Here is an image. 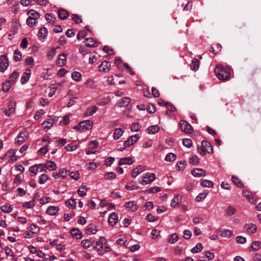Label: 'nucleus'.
Here are the masks:
<instances>
[{
  "mask_svg": "<svg viewBox=\"0 0 261 261\" xmlns=\"http://www.w3.org/2000/svg\"><path fill=\"white\" fill-rule=\"evenodd\" d=\"M215 72L217 77L222 81L227 80L230 75L229 69L221 66H216Z\"/></svg>",
  "mask_w": 261,
  "mask_h": 261,
  "instance_id": "obj_1",
  "label": "nucleus"
},
{
  "mask_svg": "<svg viewBox=\"0 0 261 261\" xmlns=\"http://www.w3.org/2000/svg\"><path fill=\"white\" fill-rule=\"evenodd\" d=\"M143 179L140 181L142 185H147L153 181L155 178V175L153 173H146L143 177Z\"/></svg>",
  "mask_w": 261,
  "mask_h": 261,
  "instance_id": "obj_2",
  "label": "nucleus"
},
{
  "mask_svg": "<svg viewBox=\"0 0 261 261\" xmlns=\"http://www.w3.org/2000/svg\"><path fill=\"white\" fill-rule=\"evenodd\" d=\"M9 66L8 58L5 55L0 57V71L4 72Z\"/></svg>",
  "mask_w": 261,
  "mask_h": 261,
  "instance_id": "obj_3",
  "label": "nucleus"
},
{
  "mask_svg": "<svg viewBox=\"0 0 261 261\" xmlns=\"http://www.w3.org/2000/svg\"><path fill=\"white\" fill-rule=\"evenodd\" d=\"M179 125L182 131L189 134L192 133V127L187 121L181 120L179 122Z\"/></svg>",
  "mask_w": 261,
  "mask_h": 261,
  "instance_id": "obj_4",
  "label": "nucleus"
},
{
  "mask_svg": "<svg viewBox=\"0 0 261 261\" xmlns=\"http://www.w3.org/2000/svg\"><path fill=\"white\" fill-rule=\"evenodd\" d=\"M93 126V122L90 120H85L80 122L81 132H84L87 130L91 129Z\"/></svg>",
  "mask_w": 261,
  "mask_h": 261,
  "instance_id": "obj_5",
  "label": "nucleus"
},
{
  "mask_svg": "<svg viewBox=\"0 0 261 261\" xmlns=\"http://www.w3.org/2000/svg\"><path fill=\"white\" fill-rule=\"evenodd\" d=\"M28 135V133L26 130L21 131L17 135L15 143L21 145L26 140Z\"/></svg>",
  "mask_w": 261,
  "mask_h": 261,
  "instance_id": "obj_6",
  "label": "nucleus"
},
{
  "mask_svg": "<svg viewBox=\"0 0 261 261\" xmlns=\"http://www.w3.org/2000/svg\"><path fill=\"white\" fill-rule=\"evenodd\" d=\"M110 67L111 63L106 60L102 61L98 66L99 71L104 72L109 71L110 69Z\"/></svg>",
  "mask_w": 261,
  "mask_h": 261,
  "instance_id": "obj_7",
  "label": "nucleus"
},
{
  "mask_svg": "<svg viewBox=\"0 0 261 261\" xmlns=\"http://www.w3.org/2000/svg\"><path fill=\"white\" fill-rule=\"evenodd\" d=\"M16 102L15 101H10L8 105V109H5L4 113L5 114L9 117L11 114L13 113L15 110Z\"/></svg>",
  "mask_w": 261,
  "mask_h": 261,
  "instance_id": "obj_8",
  "label": "nucleus"
},
{
  "mask_svg": "<svg viewBox=\"0 0 261 261\" xmlns=\"http://www.w3.org/2000/svg\"><path fill=\"white\" fill-rule=\"evenodd\" d=\"M191 174L195 177H201L206 175V171L201 168H195L191 170Z\"/></svg>",
  "mask_w": 261,
  "mask_h": 261,
  "instance_id": "obj_9",
  "label": "nucleus"
},
{
  "mask_svg": "<svg viewBox=\"0 0 261 261\" xmlns=\"http://www.w3.org/2000/svg\"><path fill=\"white\" fill-rule=\"evenodd\" d=\"M118 215L116 213H111L108 219L109 224L112 226H115L118 222Z\"/></svg>",
  "mask_w": 261,
  "mask_h": 261,
  "instance_id": "obj_10",
  "label": "nucleus"
},
{
  "mask_svg": "<svg viewBox=\"0 0 261 261\" xmlns=\"http://www.w3.org/2000/svg\"><path fill=\"white\" fill-rule=\"evenodd\" d=\"M217 231L219 233H221L220 236L222 237L230 238L233 234L232 231L227 229H225L224 230H221L220 229H219L217 230Z\"/></svg>",
  "mask_w": 261,
  "mask_h": 261,
  "instance_id": "obj_11",
  "label": "nucleus"
},
{
  "mask_svg": "<svg viewBox=\"0 0 261 261\" xmlns=\"http://www.w3.org/2000/svg\"><path fill=\"white\" fill-rule=\"evenodd\" d=\"M201 145L203 148L206 149V152L208 153H212L213 152V148L211 144L207 141L203 140L201 142Z\"/></svg>",
  "mask_w": 261,
  "mask_h": 261,
  "instance_id": "obj_12",
  "label": "nucleus"
},
{
  "mask_svg": "<svg viewBox=\"0 0 261 261\" xmlns=\"http://www.w3.org/2000/svg\"><path fill=\"white\" fill-rule=\"evenodd\" d=\"M69 171L65 169H62L59 171L58 173H53V176L55 179L58 178L60 176H62V178H65L67 176V172Z\"/></svg>",
  "mask_w": 261,
  "mask_h": 261,
  "instance_id": "obj_13",
  "label": "nucleus"
},
{
  "mask_svg": "<svg viewBox=\"0 0 261 261\" xmlns=\"http://www.w3.org/2000/svg\"><path fill=\"white\" fill-rule=\"evenodd\" d=\"M70 233L73 238H75L77 239H81L83 237L82 232L76 228H73L71 230Z\"/></svg>",
  "mask_w": 261,
  "mask_h": 261,
  "instance_id": "obj_14",
  "label": "nucleus"
},
{
  "mask_svg": "<svg viewBox=\"0 0 261 261\" xmlns=\"http://www.w3.org/2000/svg\"><path fill=\"white\" fill-rule=\"evenodd\" d=\"M59 211V208L58 206H49L47 209L46 213L50 216H54L58 214Z\"/></svg>",
  "mask_w": 261,
  "mask_h": 261,
  "instance_id": "obj_15",
  "label": "nucleus"
},
{
  "mask_svg": "<svg viewBox=\"0 0 261 261\" xmlns=\"http://www.w3.org/2000/svg\"><path fill=\"white\" fill-rule=\"evenodd\" d=\"M66 61V56L65 54H62L59 55L57 60V64L59 67H62L64 65Z\"/></svg>",
  "mask_w": 261,
  "mask_h": 261,
  "instance_id": "obj_16",
  "label": "nucleus"
},
{
  "mask_svg": "<svg viewBox=\"0 0 261 261\" xmlns=\"http://www.w3.org/2000/svg\"><path fill=\"white\" fill-rule=\"evenodd\" d=\"M84 42L88 47H96L97 46V42L91 38H87L85 39Z\"/></svg>",
  "mask_w": 261,
  "mask_h": 261,
  "instance_id": "obj_17",
  "label": "nucleus"
},
{
  "mask_svg": "<svg viewBox=\"0 0 261 261\" xmlns=\"http://www.w3.org/2000/svg\"><path fill=\"white\" fill-rule=\"evenodd\" d=\"M231 180L238 187L240 188L244 187V184L242 181L236 175L231 176Z\"/></svg>",
  "mask_w": 261,
  "mask_h": 261,
  "instance_id": "obj_18",
  "label": "nucleus"
},
{
  "mask_svg": "<svg viewBox=\"0 0 261 261\" xmlns=\"http://www.w3.org/2000/svg\"><path fill=\"white\" fill-rule=\"evenodd\" d=\"M58 16L60 19L64 20L68 17L69 13L66 10L60 9L58 10Z\"/></svg>",
  "mask_w": 261,
  "mask_h": 261,
  "instance_id": "obj_19",
  "label": "nucleus"
},
{
  "mask_svg": "<svg viewBox=\"0 0 261 261\" xmlns=\"http://www.w3.org/2000/svg\"><path fill=\"white\" fill-rule=\"evenodd\" d=\"M125 206L126 208L131 212H134L138 209L137 205L132 201H129L125 203Z\"/></svg>",
  "mask_w": 261,
  "mask_h": 261,
  "instance_id": "obj_20",
  "label": "nucleus"
},
{
  "mask_svg": "<svg viewBox=\"0 0 261 261\" xmlns=\"http://www.w3.org/2000/svg\"><path fill=\"white\" fill-rule=\"evenodd\" d=\"M131 99L129 97H123L121 100L118 102L117 105L119 107H125L128 106Z\"/></svg>",
  "mask_w": 261,
  "mask_h": 261,
  "instance_id": "obj_21",
  "label": "nucleus"
},
{
  "mask_svg": "<svg viewBox=\"0 0 261 261\" xmlns=\"http://www.w3.org/2000/svg\"><path fill=\"white\" fill-rule=\"evenodd\" d=\"M42 167H44L50 170H54L56 169L57 166L54 162L50 161L47 162L45 164H43Z\"/></svg>",
  "mask_w": 261,
  "mask_h": 261,
  "instance_id": "obj_22",
  "label": "nucleus"
},
{
  "mask_svg": "<svg viewBox=\"0 0 261 261\" xmlns=\"http://www.w3.org/2000/svg\"><path fill=\"white\" fill-rule=\"evenodd\" d=\"M107 241V239L105 237H100L98 241H94V244L92 245L93 248H98V246H103L104 244H106Z\"/></svg>",
  "mask_w": 261,
  "mask_h": 261,
  "instance_id": "obj_23",
  "label": "nucleus"
},
{
  "mask_svg": "<svg viewBox=\"0 0 261 261\" xmlns=\"http://www.w3.org/2000/svg\"><path fill=\"white\" fill-rule=\"evenodd\" d=\"M28 71H29V72H24L21 78V83L22 84H24L27 82H28L30 79V76H31V70L28 69Z\"/></svg>",
  "mask_w": 261,
  "mask_h": 261,
  "instance_id": "obj_24",
  "label": "nucleus"
},
{
  "mask_svg": "<svg viewBox=\"0 0 261 261\" xmlns=\"http://www.w3.org/2000/svg\"><path fill=\"white\" fill-rule=\"evenodd\" d=\"M133 163V161L130 158H123L120 160L118 165L119 166L123 165H131Z\"/></svg>",
  "mask_w": 261,
  "mask_h": 261,
  "instance_id": "obj_25",
  "label": "nucleus"
},
{
  "mask_svg": "<svg viewBox=\"0 0 261 261\" xmlns=\"http://www.w3.org/2000/svg\"><path fill=\"white\" fill-rule=\"evenodd\" d=\"M97 107L94 106L89 107L87 108L85 113V115L86 116H92L97 111Z\"/></svg>",
  "mask_w": 261,
  "mask_h": 261,
  "instance_id": "obj_26",
  "label": "nucleus"
},
{
  "mask_svg": "<svg viewBox=\"0 0 261 261\" xmlns=\"http://www.w3.org/2000/svg\"><path fill=\"white\" fill-rule=\"evenodd\" d=\"M191 69L193 71H197L199 67V61L196 58H194L192 60L191 64L190 65Z\"/></svg>",
  "mask_w": 261,
  "mask_h": 261,
  "instance_id": "obj_27",
  "label": "nucleus"
},
{
  "mask_svg": "<svg viewBox=\"0 0 261 261\" xmlns=\"http://www.w3.org/2000/svg\"><path fill=\"white\" fill-rule=\"evenodd\" d=\"M123 133L124 131L122 130V129L120 128L115 129L113 134L114 139L115 140L119 139L123 135Z\"/></svg>",
  "mask_w": 261,
  "mask_h": 261,
  "instance_id": "obj_28",
  "label": "nucleus"
},
{
  "mask_svg": "<svg viewBox=\"0 0 261 261\" xmlns=\"http://www.w3.org/2000/svg\"><path fill=\"white\" fill-rule=\"evenodd\" d=\"M93 244H94V241L91 242L88 239L83 240L81 242L82 245L83 246V247H84L86 249L89 248L91 246H92V245H93Z\"/></svg>",
  "mask_w": 261,
  "mask_h": 261,
  "instance_id": "obj_29",
  "label": "nucleus"
},
{
  "mask_svg": "<svg viewBox=\"0 0 261 261\" xmlns=\"http://www.w3.org/2000/svg\"><path fill=\"white\" fill-rule=\"evenodd\" d=\"M160 130V127L157 125H151L147 128L148 133L150 134H155Z\"/></svg>",
  "mask_w": 261,
  "mask_h": 261,
  "instance_id": "obj_30",
  "label": "nucleus"
},
{
  "mask_svg": "<svg viewBox=\"0 0 261 261\" xmlns=\"http://www.w3.org/2000/svg\"><path fill=\"white\" fill-rule=\"evenodd\" d=\"M16 150L14 149H10L6 154V155H8L10 156L11 160L12 162H14L17 160V157L15 155V154L16 153Z\"/></svg>",
  "mask_w": 261,
  "mask_h": 261,
  "instance_id": "obj_31",
  "label": "nucleus"
},
{
  "mask_svg": "<svg viewBox=\"0 0 261 261\" xmlns=\"http://www.w3.org/2000/svg\"><path fill=\"white\" fill-rule=\"evenodd\" d=\"M47 35V30L45 28H41L38 32V37L39 38L45 39Z\"/></svg>",
  "mask_w": 261,
  "mask_h": 261,
  "instance_id": "obj_32",
  "label": "nucleus"
},
{
  "mask_svg": "<svg viewBox=\"0 0 261 261\" xmlns=\"http://www.w3.org/2000/svg\"><path fill=\"white\" fill-rule=\"evenodd\" d=\"M1 210L4 213H9L12 211L13 207L10 204H6L1 206Z\"/></svg>",
  "mask_w": 261,
  "mask_h": 261,
  "instance_id": "obj_33",
  "label": "nucleus"
},
{
  "mask_svg": "<svg viewBox=\"0 0 261 261\" xmlns=\"http://www.w3.org/2000/svg\"><path fill=\"white\" fill-rule=\"evenodd\" d=\"M43 165V164H40L38 165H35L30 167L29 170L31 173H33L35 174H36L38 171L40 167H42Z\"/></svg>",
  "mask_w": 261,
  "mask_h": 261,
  "instance_id": "obj_34",
  "label": "nucleus"
},
{
  "mask_svg": "<svg viewBox=\"0 0 261 261\" xmlns=\"http://www.w3.org/2000/svg\"><path fill=\"white\" fill-rule=\"evenodd\" d=\"M200 185L203 187L212 188L214 184L213 181L210 180L204 179L201 181Z\"/></svg>",
  "mask_w": 261,
  "mask_h": 261,
  "instance_id": "obj_35",
  "label": "nucleus"
},
{
  "mask_svg": "<svg viewBox=\"0 0 261 261\" xmlns=\"http://www.w3.org/2000/svg\"><path fill=\"white\" fill-rule=\"evenodd\" d=\"M59 46L53 48L49 50L47 53V57L49 60H51L55 57L57 53V49L59 48Z\"/></svg>",
  "mask_w": 261,
  "mask_h": 261,
  "instance_id": "obj_36",
  "label": "nucleus"
},
{
  "mask_svg": "<svg viewBox=\"0 0 261 261\" xmlns=\"http://www.w3.org/2000/svg\"><path fill=\"white\" fill-rule=\"evenodd\" d=\"M261 247V242L259 241H253L251 244V248L252 251H257Z\"/></svg>",
  "mask_w": 261,
  "mask_h": 261,
  "instance_id": "obj_37",
  "label": "nucleus"
},
{
  "mask_svg": "<svg viewBox=\"0 0 261 261\" xmlns=\"http://www.w3.org/2000/svg\"><path fill=\"white\" fill-rule=\"evenodd\" d=\"M29 248L31 249V248H32V249H35V251H33L32 250H31V252L32 253H37V255L40 257V258H43L45 256V254L42 251H40V250H37L35 248V247H34V246L31 245L29 246Z\"/></svg>",
  "mask_w": 261,
  "mask_h": 261,
  "instance_id": "obj_38",
  "label": "nucleus"
},
{
  "mask_svg": "<svg viewBox=\"0 0 261 261\" xmlns=\"http://www.w3.org/2000/svg\"><path fill=\"white\" fill-rule=\"evenodd\" d=\"M203 248L202 244L198 243L191 251L192 253H195L200 252L203 249Z\"/></svg>",
  "mask_w": 261,
  "mask_h": 261,
  "instance_id": "obj_39",
  "label": "nucleus"
},
{
  "mask_svg": "<svg viewBox=\"0 0 261 261\" xmlns=\"http://www.w3.org/2000/svg\"><path fill=\"white\" fill-rule=\"evenodd\" d=\"M176 158V155L173 153H168L166 154L165 160L167 162L174 161Z\"/></svg>",
  "mask_w": 261,
  "mask_h": 261,
  "instance_id": "obj_40",
  "label": "nucleus"
},
{
  "mask_svg": "<svg viewBox=\"0 0 261 261\" xmlns=\"http://www.w3.org/2000/svg\"><path fill=\"white\" fill-rule=\"evenodd\" d=\"M65 204L69 208H74L76 206V202L75 199H70L68 200H67L65 202Z\"/></svg>",
  "mask_w": 261,
  "mask_h": 261,
  "instance_id": "obj_41",
  "label": "nucleus"
},
{
  "mask_svg": "<svg viewBox=\"0 0 261 261\" xmlns=\"http://www.w3.org/2000/svg\"><path fill=\"white\" fill-rule=\"evenodd\" d=\"M11 88L10 81H6L3 84L2 90L4 92H8Z\"/></svg>",
  "mask_w": 261,
  "mask_h": 261,
  "instance_id": "obj_42",
  "label": "nucleus"
},
{
  "mask_svg": "<svg viewBox=\"0 0 261 261\" xmlns=\"http://www.w3.org/2000/svg\"><path fill=\"white\" fill-rule=\"evenodd\" d=\"M28 14L29 15V16H32L33 18H34L33 19L35 20L40 17L39 13L33 10H31L29 11Z\"/></svg>",
  "mask_w": 261,
  "mask_h": 261,
  "instance_id": "obj_43",
  "label": "nucleus"
},
{
  "mask_svg": "<svg viewBox=\"0 0 261 261\" xmlns=\"http://www.w3.org/2000/svg\"><path fill=\"white\" fill-rule=\"evenodd\" d=\"M187 165V162L185 161H180L176 164V167L178 170L182 171L185 168Z\"/></svg>",
  "mask_w": 261,
  "mask_h": 261,
  "instance_id": "obj_44",
  "label": "nucleus"
},
{
  "mask_svg": "<svg viewBox=\"0 0 261 261\" xmlns=\"http://www.w3.org/2000/svg\"><path fill=\"white\" fill-rule=\"evenodd\" d=\"M189 162L191 164L197 165L199 162V159L197 155H193L189 158Z\"/></svg>",
  "mask_w": 261,
  "mask_h": 261,
  "instance_id": "obj_45",
  "label": "nucleus"
},
{
  "mask_svg": "<svg viewBox=\"0 0 261 261\" xmlns=\"http://www.w3.org/2000/svg\"><path fill=\"white\" fill-rule=\"evenodd\" d=\"M245 227L247 228V230H251V232L252 233H254L256 231V226L253 223H249L247 224L245 226Z\"/></svg>",
  "mask_w": 261,
  "mask_h": 261,
  "instance_id": "obj_46",
  "label": "nucleus"
},
{
  "mask_svg": "<svg viewBox=\"0 0 261 261\" xmlns=\"http://www.w3.org/2000/svg\"><path fill=\"white\" fill-rule=\"evenodd\" d=\"M13 59L16 62H18L21 59V54L18 49H16L14 52Z\"/></svg>",
  "mask_w": 261,
  "mask_h": 261,
  "instance_id": "obj_47",
  "label": "nucleus"
},
{
  "mask_svg": "<svg viewBox=\"0 0 261 261\" xmlns=\"http://www.w3.org/2000/svg\"><path fill=\"white\" fill-rule=\"evenodd\" d=\"M180 201L181 199H180L178 195L175 196L172 200L171 206L172 207H175V206L179 204Z\"/></svg>",
  "mask_w": 261,
  "mask_h": 261,
  "instance_id": "obj_48",
  "label": "nucleus"
},
{
  "mask_svg": "<svg viewBox=\"0 0 261 261\" xmlns=\"http://www.w3.org/2000/svg\"><path fill=\"white\" fill-rule=\"evenodd\" d=\"M236 212V211L234 207L232 206H229L226 210V214L227 216H231L235 214Z\"/></svg>",
  "mask_w": 261,
  "mask_h": 261,
  "instance_id": "obj_49",
  "label": "nucleus"
},
{
  "mask_svg": "<svg viewBox=\"0 0 261 261\" xmlns=\"http://www.w3.org/2000/svg\"><path fill=\"white\" fill-rule=\"evenodd\" d=\"M72 79L75 81H80L82 78L81 74L77 71L73 72L71 74Z\"/></svg>",
  "mask_w": 261,
  "mask_h": 261,
  "instance_id": "obj_50",
  "label": "nucleus"
},
{
  "mask_svg": "<svg viewBox=\"0 0 261 261\" xmlns=\"http://www.w3.org/2000/svg\"><path fill=\"white\" fill-rule=\"evenodd\" d=\"M207 194V193H201L196 197L195 200L197 202H200L206 197Z\"/></svg>",
  "mask_w": 261,
  "mask_h": 261,
  "instance_id": "obj_51",
  "label": "nucleus"
},
{
  "mask_svg": "<svg viewBox=\"0 0 261 261\" xmlns=\"http://www.w3.org/2000/svg\"><path fill=\"white\" fill-rule=\"evenodd\" d=\"M178 236L176 233L170 235L168 241L171 244H174L178 240Z\"/></svg>",
  "mask_w": 261,
  "mask_h": 261,
  "instance_id": "obj_52",
  "label": "nucleus"
},
{
  "mask_svg": "<svg viewBox=\"0 0 261 261\" xmlns=\"http://www.w3.org/2000/svg\"><path fill=\"white\" fill-rule=\"evenodd\" d=\"M242 194L243 196L247 198L249 201H250L251 199H253L252 194L247 190H243L242 191Z\"/></svg>",
  "mask_w": 261,
  "mask_h": 261,
  "instance_id": "obj_53",
  "label": "nucleus"
},
{
  "mask_svg": "<svg viewBox=\"0 0 261 261\" xmlns=\"http://www.w3.org/2000/svg\"><path fill=\"white\" fill-rule=\"evenodd\" d=\"M69 176L72 179H74L75 180H77L80 178V174L78 171L76 172H68Z\"/></svg>",
  "mask_w": 261,
  "mask_h": 261,
  "instance_id": "obj_54",
  "label": "nucleus"
},
{
  "mask_svg": "<svg viewBox=\"0 0 261 261\" xmlns=\"http://www.w3.org/2000/svg\"><path fill=\"white\" fill-rule=\"evenodd\" d=\"M87 189L84 187L81 186L79 189L77 190V193L80 196L84 197L86 195V191Z\"/></svg>",
  "mask_w": 261,
  "mask_h": 261,
  "instance_id": "obj_55",
  "label": "nucleus"
},
{
  "mask_svg": "<svg viewBox=\"0 0 261 261\" xmlns=\"http://www.w3.org/2000/svg\"><path fill=\"white\" fill-rule=\"evenodd\" d=\"M182 144L187 148H191L192 146V141L190 139L185 138L182 139Z\"/></svg>",
  "mask_w": 261,
  "mask_h": 261,
  "instance_id": "obj_56",
  "label": "nucleus"
},
{
  "mask_svg": "<svg viewBox=\"0 0 261 261\" xmlns=\"http://www.w3.org/2000/svg\"><path fill=\"white\" fill-rule=\"evenodd\" d=\"M142 172V169L140 168V166L137 167V168L133 169L132 172V176L134 177H136L138 175H139L140 173Z\"/></svg>",
  "mask_w": 261,
  "mask_h": 261,
  "instance_id": "obj_57",
  "label": "nucleus"
},
{
  "mask_svg": "<svg viewBox=\"0 0 261 261\" xmlns=\"http://www.w3.org/2000/svg\"><path fill=\"white\" fill-rule=\"evenodd\" d=\"M33 19L32 16H29L27 19V24L31 27H33L36 23V21Z\"/></svg>",
  "mask_w": 261,
  "mask_h": 261,
  "instance_id": "obj_58",
  "label": "nucleus"
},
{
  "mask_svg": "<svg viewBox=\"0 0 261 261\" xmlns=\"http://www.w3.org/2000/svg\"><path fill=\"white\" fill-rule=\"evenodd\" d=\"M106 179L111 180L116 178V174L112 172H107L104 175Z\"/></svg>",
  "mask_w": 261,
  "mask_h": 261,
  "instance_id": "obj_59",
  "label": "nucleus"
},
{
  "mask_svg": "<svg viewBox=\"0 0 261 261\" xmlns=\"http://www.w3.org/2000/svg\"><path fill=\"white\" fill-rule=\"evenodd\" d=\"M48 179V176L46 174H42L41 175L39 182L40 184H44Z\"/></svg>",
  "mask_w": 261,
  "mask_h": 261,
  "instance_id": "obj_60",
  "label": "nucleus"
},
{
  "mask_svg": "<svg viewBox=\"0 0 261 261\" xmlns=\"http://www.w3.org/2000/svg\"><path fill=\"white\" fill-rule=\"evenodd\" d=\"M165 106L170 112H175L176 110V109L174 106L170 102H166L165 103Z\"/></svg>",
  "mask_w": 261,
  "mask_h": 261,
  "instance_id": "obj_61",
  "label": "nucleus"
},
{
  "mask_svg": "<svg viewBox=\"0 0 261 261\" xmlns=\"http://www.w3.org/2000/svg\"><path fill=\"white\" fill-rule=\"evenodd\" d=\"M115 64L117 66V67L120 70H123V66L122 65V61L119 58H115Z\"/></svg>",
  "mask_w": 261,
  "mask_h": 261,
  "instance_id": "obj_62",
  "label": "nucleus"
},
{
  "mask_svg": "<svg viewBox=\"0 0 261 261\" xmlns=\"http://www.w3.org/2000/svg\"><path fill=\"white\" fill-rule=\"evenodd\" d=\"M89 148L93 150L96 148L98 146V142L96 140L91 141L89 143Z\"/></svg>",
  "mask_w": 261,
  "mask_h": 261,
  "instance_id": "obj_63",
  "label": "nucleus"
},
{
  "mask_svg": "<svg viewBox=\"0 0 261 261\" xmlns=\"http://www.w3.org/2000/svg\"><path fill=\"white\" fill-rule=\"evenodd\" d=\"M71 19L76 23H80L82 22V18L77 14H73L72 15Z\"/></svg>",
  "mask_w": 261,
  "mask_h": 261,
  "instance_id": "obj_64",
  "label": "nucleus"
}]
</instances>
